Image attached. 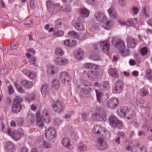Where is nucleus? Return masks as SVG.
<instances>
[{
	"label": "nucleus",
	"mask_w": 152,
	"mask_h": 152,
	"mask_svg": "<svg viewBox=\"0 0 152 152\" xmlns=\"http://www.w3.org/2000/svg\"><path fill=\"white\" fill-rule=\"evenodd\" d=\"M123 88V84L121 80H118L115 83V87L113 89V92L114 93H119L122 91Z\"/></svg>",
	"instance_id": "nucleus-8"
},
{
	"label": "nucleus",
	"mask_w": 152,
	"mask_h": 152,
	"mask_svg": "<svg viewBox=\"0 0 152 152\" xmlns=\"http://www.w3.org/2000/svg\"><path fill=\"white\" fill-rule=\"evenodd\" d=\"M148 93L149 92L147 89L143 88L140 91V94L142 96H144L147 95Z\"/></svg>",
	"instance_id": "nucleus-41"
},
{
	"label": "nucleus",
	"mask_w": 152,
	"mask_h": 152,
	"mask_svg": "<svg viewBox=\"0 0 152 152\" xmlns=\"http://www.w3.org/2000/svg\"><path fill=\"white\" fill-rule=\"evenodd\" d=\"M108 73L110 76L116 78L118 77V73L115 69H110L108 70Z\"/></svg>",
	"instance_id": "nucleus-30"
},
{
	"label": "nucleus",
	"mask_w": 152,
	"mask_h": 152,
	"mask_svg": "<svg viewBox=\"0 0 152 152\" xmlns=\"http://www.w3.org/2000/svg\"><path fill=\"white\" fill-rule=\"evenodd\" d=\"M8 91L9 93L10 94H12L13 93L14 90L12 86L11 85L9 86L8 87Z\"/></svg>",
	"instance_id": "nucleus-53"
},
{
	"label": "nucleus",
	"mask_w": 152,
	"mask_h": 152,
	"mask_svg": "<svg viewBox=\"0 0 152 152\" xmlns=\"http://www.w3.org/2000/svg\"><path fill=\"white\" fill-rule=\"evenodd\" d=\"M44 146L45 148H48L50 147V145L47 142L44 141L43 142Z\"/></svg>",
	"instance_id": "nucleus-57"
},
{
	"label": "nucleus",
	"mask_w": 152,
	"mask_h": 152,
	"mask_svg": "<svg viewBox=\"0 0 152 152\" xmlns=\"http://www.w3.org/2000/svg\"><path fill=\"white\" fill-rule=\"evenodd\" d=\"M68 76V73L66 71L61 72L60 75L59 81L61 84H64L66 82V79Z\"/></svg>",
	"instance_id": "nucleus-18"
},
{
	"label": "nucleus",
	"mask_w": 152,
	"mask_h": 152,
	"mask_svg": "<svg viewBox=\"0 0 152 152\" xmlns=\"http://www.w3.org/2000/svg\"><path fill=\"white\" fill-rule=\"evenodd\" d=\"M147 52L148 51L145 48H142L140 50V53L142 56L146 55Z\"/></svg>",
	"instance_id": "nucleus-49"
},
{
	"label": "nucleus",
	"mask_w": 152,
	"mask_h": 152,
	"mask_svg": "<svg viewBox=\"0 0 152 152\" xmlns=\"http://www.w3.org/2000/svg\"><path fill=\"white\" fill-rule=\"evenodd\" d=\"M83 52L81 50H80L77 51V53L75 55V57L77 60L81 59L83 56Z\"/></svg>",
	"instance_id": "nucleus-39"
},
{
	"label": "nucleus",
	"mask_w": 152,
	"mask_h": 152,
	"mask_svg": "<svg viewBox=\"0 0 152 152\" xmlns=\"http://www.w3.org/2000/svg\"><path fill=\"white\" fill-rule=\"evenodd\" d=\"M80 16L78 19V21L79 22L82 19L88 17L90 14L89 10L86 8H83L80 9Z\"/></svg>",
	"instance_id": "nucleus-12"
},
{
	"label": "nucleus",
	"mask_w": 152,
	"mask_h": 152,
	"mask_svg": "<svg viewBox=\"0 0 152 152\" xmlns=\"http://www.w3.org/2000/svg\"><path fill=\"white\" fill-rule=\"evenodd\" d=\"M64 44L66 46L69 47H72L75 46L76 42L74 41H70L68 39H66L64 41Z\"/></svg>",
	"instance_id": "nucleus-31"
},
{
	"label": "nucleus",
	"mask_w": 152,
	"mask_h": 152,
	"mask_svg": "<svg viewBox=\"0 0 152 152\" xmlns=\"http://www.w3.org/2000/svg\"><path fill=\"white\" fill-rule=\"evenodd\" d=\"M62 144L65 147L69 149L70 148L71 145L70 140L68 138H65L63 139L62 141Z\"/></svg>",
	"instance_id": "nucleus-29"
},
{
	"label": "nucleus",
	"mask_w": 152,
	"mask_h": 152,
	"mask_svg": "<svg viewBox=\"0 0 152 152\" xmlns=\"http://www.w3.org/2000/svg\"><path fill=\"white\" fill-rule=\"evenodd\" d=\"M36 75L35 73L34 72L31 73L30 72V73L28 75V77H29L33 79L35 77Z\"/></svg>",
	"instance_id": "nucleus-56"
},
{
	"label": "nucleus",
	"mask_w": 152,
	"mask_h": 152,
	"mask_svg": "<svg viewBox=\"0 0 152 152\" xmlns=\"http://www.w3.org/2000/svg\"><path fill=\"white\" fill-rule=\"evenodd\" d=\"M68 35L69 36L72 37L77 39H79L80 36L76 32L73 31H69L68 33Z\"/></svg>",
	"instance_id": "nucleus-35"
},
{
	"label": "nucleus",
	"mask_w": 152,
	"mask_h": 152,
	"mask_svg": "<svg viewBox=\"0 0 152 152\" xmlns=\"http://www.w3.org/2000/svg\"><path fill=\"white\" fill-rule=\"evenodd\" d=\"M113 24V22L112 20H107L103 23L102 26L105 29L109 30L112 27Z\"/></svg>",
	"instance_id": "nucleus-20"
},
{
	"label": "nucleus",
	"mask_w": 152,
	"mask_h": 152,
	"mask_svg": "<svg viewBox=\"0 0 152 152\" xmlns=\"http://www.w3.org/2000/svg\"><path fill=\"white\" fill-rule=\"evenodd\" d=\"M48 9L49 11L52 10L56 9L60 11H65L66 12H69L71 10V7L69 5H65L64 7H60L58 4H55L51 1L48 0L47 3Z\"/></svg>",
	"instance_id": "nucleus-2"
},
{
	"label": "nucleus",
	"mask_w": 152,
	"mask_h": 152,
	"mask_svg": "<svg viewBox=\"0 0 152 152\" xmlns=\"http://www.w3.org/2000/svg\"><path fill=\"white\" fill-rule=\"evenodd\" d=\"M56 132L55 129L51 127H49L46 131L45 135V137L48 139H52L56 136Z\"/></svg>",
	"instance_id": "nucleus-9"
},
{
	"label": "nucleus",
	"mask_w": 152,
	"mask_h": 152,
	"mask_svg": "<svg viewBox=\"0 0 152 152\" xmlns=\"http://www.w3.org/2000/svg\"><path fill=\"white\" fill-rule=\"evenodd\" d=\"M126 110V108L119 110L118 111V115L121 118L125 117V112Z\"/></svg>",
	"instance_id": "nucleus-40"
},
{
	"label": "nucleus",
	"mask_w": 152,
	"mask_h": 152,
	"mask_svg": "<svg viewBox=\"0 0 152 152\" xmlns=\"http://www.w3.org/2000/svg\"><path fill=\"white\" fill-rule=\"evenodd\" d=\"M115 48L118 50L122 56H126L129 53L128 50H125V46L123 41H121L117 42L115 46Z\"/></svg>",
	"instance_id": "nucleus-3"
},
{
	"label": "nucleus",
	"mask_w": 152,
	"mask_h": 152,
	"mask_svg": "<svg viewBox=\"0 0 152 152\" xmlns=\"http://www.w3.org/2000/svg\"><path fill=\"white\" fill-rule=\"evenodd\" d=\"M55 53L57 56H62L63 55L64 53L60 48H58L56 49Z\"/></svg>",
	"instance_id": "nucleus-42"
},
{
	"label": "nucleus",
	"mask_w": 152,
	"mask_h": 152,
	"mask_svg": "<svg viewBox=\"0 0 152 152\" xmlns=\"http://www.w3.org/2000/svg\"><path fill=\"white\" fill-rule=\"evenodd\" d=\"M95 92L97 101L98 102L101 103L102 102L104 94L100 90H95Z\"/></svg>",
	"instance_id": "nucleus-24"
},
{
	"label": "nucleus",
	"mask_w": 152,
	"mask_h": 152,
	"mask_svg": "<svg viewBox=\"0 0 152 152\" xmlns=\"http://www.w3.org/2000/svg\"><path fill=\"white\" fill-rule=\"evenodd\" d=\"M89 88L87 86H85L84 88L81 89L80 93V96L83 98H88L90 96V93L88 90L91 91L92 90L91 88L92 86H89Z\"/></svg>",
	"instance_id": "nucleus-6"
},
{
	"label": "nucleus",
	"mask_w": 152,
	"mask_h": 152,
	"mask_svg": "<svg viewBox=\"0 0 152 152\" xmlns=\"http://www.w3.org/2000/svg\"><path fill=\"white\" fill-rule=\"evenodd\" d=\"M97 72L94 73L92 71H91L88 72V76L90 79L94 80L97 77Z\"/></svg>",
	"instance_id": "nucleus-37"
},
{
	"label": "nucleus",
	"mask_w": 152,
	"mask_h": 152,
	"mask_svg": "<svg viewBox=\"0 0 152 152\" xmlns=\"http://www.w3.org/2000/svg\"><path fill=\"white\" fill-rule=\"evenodd\" d=\"M52 106L54 108L57 107L58 111L59 112L60 110H64L65 107L63 103L58 101L54 102Z\"/></svg>",
	"instance_id": "nucleus-22"
},
{
	"label": "nucleus",
	"mask_w": 152,
	"mask_h": 152,
	"mask_svg": "<svg viewBox=\"0 0 152 152\" xmlns=\"http://www.w3.org/2000/svg\"><path fill=\"white\" fill-rule=\"evenodd\" d=\"M22 84L26 88H29L32 87L33 84L32 83L29 81H27L26 80H23L22 82Z\"/></svg>",
	"instance_id": "nucleus-36"
},
{
	"label": "nucleus",
	"mask_w": 152,
	"mask_h": 152,
	"mask_svg": "<svg viewBox=\"0 0 152 152\" xmlns=\"http://www.w3.org/2000/svg\"><path fill=\"white\" fill-rule=\"evenodd\" d=\"M100 45L104 53L107 55H108L109 54L108 50L110 47L109 42L107 40H106L104 42H101Z\"/></svg>",
	"instance_id": "nucleus-16"
},
{
	"label": "nucleus",
	"mask_w": 152,
	"mask_h": 152,
	"mask_svg": "<svg viewBox=\"0 0 152 152\" xmlns=\"http://www.w3.org/2000/svg\"><path fill=\"white\" fill-rule=\"evenodd\" d=\"M129 63L131 65H134L136 64V63L134 60L131 59L130 60Z\"/></svg>",
	"instance_id": "nucleus-64"
},
{
	"label": "nucleus",
	"mask_w": 152,
	"mask_h": 152,
	"mask_svg": "<svg viewBox=\"0 0 152 152\" xmlns=\"http://www.w3.org/2000/svg\"><path fill=\"white\" fill-rule=\"evenodd\" d=\"M128 47L130 48H134L136 46V41L132 37H128L127 38Z\"/></svg>",
	"instance_id": "nucleus-21"
},
{
	"label": "nucleus",
	"mask_w": 152,
	"mask_h": 152,
	"mask_svg": "<svg viewBox=\"0 0 152 152\" xmlns=\"http://www.w3.org/2000/svg\"><path fill=\"white\" fill-rule=\"evenodd\" d=\"M15 85L17 88L18 91L20 93H23V90L22 88L19 86L18 84L17 83H15Z\"/></svg>",
	"instance_id": "nucleus-48"
},
{
	"label": "nucleus",
	"mask_w": 152,
	"mask_h": 152,
	"mask_svg": "<svg viewBox=\"0 0 152 152\" xmlns=\"http://www.w3.org/2000/svg\"><path fill=\"white\" fill-rule=\"evenodd\" d=\"M22 72L24 74L28 76L30 73V71H27L25 69L23 70L22 71Z\"/></svg>",
	"instance_id": "nucleus-60"
},
{
	"label": "nucleus",
	"mask_w": 152,
	"mask_h": 152,
	"mask_svg": "<svg viewBox=\"0 0 152 152\" xmlns=\"http://www.w3.org/2000/svg\"><path fill=\"white\" fill-rule=\"evenodd\" d=\"M93 116L94 118H98L101 121H104L106 120V114L104 113H101L99 109L96 110Z\"/></svg>",
	"instance_id": "nucleus-10"
},
{
	"label": "nucleus",
	"mask_w": 152,
	"mask_h": 152,
	"mask_svg": "<svg viewBox=\"0 0 152 152\" xmlns=\"http://www.w3.org/2000/svg\"><path fill=\"white\" fill-rule=\"evenodd\" d=\"M103 87L105 88L104 90L106 88H107L109 87V84L107 82L104 83L103 85Z\"/></svg>",
	"instance_id": "nucleus-62"
},
{
	"label": "nucleus",
	"mask_w": 152,
	"mask_h": 152,
	"mask_svg": "<svg viewBox=\"0 0 152 152\" xmlns=\"http://www.w3.org/2000/svg\"><path fill=\"white\" fill-rule=\"evenodd\" d=\"M54 62L56 64L61 66L67 64L68 63V61L65 58L56 57L55 58Z\"/></svg>",
	"instance_id": "nucleus-15"
},
{
	"label": "nucleus",
	"mask_w": 152,
	"mask_h": 152,
	"mask_svg": "<svg viewBox=\"0 0 152 152\" xmlns=\"http://www.w3.org/2000/svg\"><path fill=\"white\" fill-rule=\"evenodd\" d=\"M134 116V113L131 110L126 108L125 112V117L128 119H131Z\"/></svg>",
	"instance_id": "nucleus-26"
},
{
	"label": "nucleus",
	"mask_w": 152,
	"mask_h": 152,
	"mask_svg": "<svg viewBox=\"0 0 152 152\" xmlns=\"http://www.w3.org/2000/svg\"><path fill=\"white\" fill-rule=\"evenodd\" d=\"M51 85L53 88L56 89H58L60 86L59 80L56 79H53L52 81Z\"/></svg>",
	"instance_id": "nucleus-32"
},
{
	"label": "nucleus",
	"mask_w": 152,
	"mask_h": 152,
	"mask_svg": "<svg viewBox=\"0 0 152 152\" xmlns=\"http://www.w3.org/2000/svg\"><path fill=\"white\" fill-rule=\"evenodd\" d=\"M57 71V69L53 65H49L47 67V72L49 74L54 75L56 73Z\"/></svg>",
	"instance_id": "nucleus-25"
},
{
	"label": "nucleus",
	"mask_w": 152,
	"mask_h": 152,
	"mask_svg": "<svg viewBox=\"0 0 152 152\" xmlns=\"http://www.w3.org/2000/svg\"><path fill=\"white\" fill-rule=\"evenodd\" d=\"M74 112L73 111H72L70 112L69 114L66 115L65 116V118H69L71 117V115L73 114Z\"/></svg>",
	"instance_id": "nucleus-55"
},
{
	"label": "nucleus",
	"mask_w": 152,
	"mask_h": 152,
	"mask_svg": "<svg viewBox=\"0 0 152 152\" xmlns=\"http://www.w3.org/2000/svg\"><path fill=\"white\" fill-rule=\"evenodd\" d=\"M92 64L90 63H86L84 64V67L86 69H91Z\"/></svg>",
	"instance_id": "nucleus-47"
},
{
	"label": "nucleus",
	"mask_w": 152,
	"mask_h": 152,
	"mask_svg": "<svg viewBox=\"0 0 152 152\" xmlns=\"http://www.w3.org/2000/svg\"><path fill=\"white\" fill-rule=\"evenodd\" d=\"M95 17L97 20L103 23L107 20L106 16L102 13H98L96 14Z\"/></svg>",
	"instance_id": "nucleus-17"
},
{
	"label": "nucleus",
	"mask_w": 152,
	"mask_h": 152,
	"mask_svg": "<svg viewBox=\"0 0 152 152\" xmlns=\"http://www.w3.org/2000/svg\"><path fill=\"white\" fill-rule=\"evenodd\" d=\"M4 128H3L2 131L4 133H6L12 137V138L15 140H18L20 139V135L19 133H15L14 132L12 131L9 128H7L6 130L4 129Z\"/></svg>",
	"instance_id": "nucleus-7"
},
{
	"label": "nucleus",
	"mask_w": 152,
	"mask_h": 152,
	"mask_svg": "<svg viewBox=\"0 0 152 152\" xmlns=\"http://www.w3.org/2000/svg\"><path fill=\"white\" fill-rule=\"evenodd\" d=\"M54 32L55 35L57 36L60 37L62 36L64 34V31H62L59 30L56 31L55 28L54 30Z\"/></svg>",
	"instance_id": "nucleus-45"
},
{
	"label": "nucleus",
	"mask_w": 152,
	"mask_h": 152,
	"mask_svg": "<svg viewBox=\"0 0 152 152\" xmlns=\"http://www.w3.org/2000/svg\"><path fill=\"white\" fill-rule=\"evenodd\" d=\"M142 147V146L140 145L137 144L133 147V149L136 152H140Z\"/></svg>",
	"instance_id": "nucleus-43"
},
{
	"label": "nucleus",
	"mask_w": 152,
	"mask_h": 152,
	"mask_svg": "<svg viewBox=\"0 0 152 152\" xmlns=\"http://www.w3.org/2000/svg\"><path fill=\"white\" fill-rule=\"evenodd\" d=\"M146 77L149 80L152 79V71L150 69H147L146 71Z\"/></svg>",
	"instance_id": "nucleus-38"
},
{
	"label": "nucleus",
	"mask_w": 152,
	"mask_h": 152,
	"mask_svg": "<svg viewBox=\"0 0 152 152\" xmlns=\"http://www.w3.org/2000/svg\"><path fill=\"white\" fill-rule=\"evenodd\" d=\"M49 90L48 85L46 84H44L41 88V92L42 95L45 96L48 94Z\"/></svg>",
	"instance_id": "nucleus-27"
},
{
	"label": "nucleus",
	"mask_w": 152,
	"mask_h": 152,
	"mask_svg": "<svg viewBox=\"0 0 152 152\" xmlns=\"http://www.w3.org/2000/svg\"><path fill=\"white\" fill-rule=\"evenodd\" d=\"M22 101V99L18 96L16 97L14 99L11 110L12 112L17 113L19 112L21 108L20 103Z\"/></svg>",
	"instance_id": "nucleus-4"
},
{
	"label": "nucleus",
	"mask_w": 152,
	"mask_h": 152,
	"mask_svg": "<svg viewBox=\"0 0 152 152\" xmlns=\"http://www.w3.org/2000/svg\"><path fill=\"white\" fill-rule=\"evenodd\" d=\"M30 6L31 9H33L35 7L34 5V1L33 0H31L30 3Z\"/></svg>",
	"instance_id": "nucleus-50"
},
{
	"label": "nucleus",
	"mask_w": 152,
	"mask_h": 152,
	"mask_svg": "<svg viewBox=\"0 0 152 152\" xmlns=\"http://www.w3.org/2000/svg\"><path fill=\"white\" fill-rule=\"evenodd\" d=\"M132 75L133 76L137 77L138 75V72L136 71H134L132 72Z\"/></svg>",
	"instance_id": "nucleus-63"
},
{
	"label": "nucleus",
	"mask_w": 152,
	"mask_h": 152,
	"mask_svg": "<svg viewBox=\"0 0 152 152\" xmlns=\"http://www.w3.org/2000/svg\"><path fill=\"white\" fill-rule=\"evenodd\" d=\"M142 12L145 16L147 17L148 16V12L147 11L146 9L145 8H143L142 10Z\"/></svg>",
	"instance_id": "nucleus-54"
},
{
	"label": "nucleus",
	"mask_w": 152,
	"mask_h": 152,
	"mask_svg": "<svg viewBox=\"0 0 152 152\" xmlns=\"http://www.w3.org/2000/svg\"><path fill=\"white\" fill-rule=\"evenodd\" d=\"M50 118V117L46 110H44L42 112H38L36 115V124L39 127L41 128L44 126V122L47 123L49 122Z\"/></svg>",
	"instance_id": "nucleus-1"
},
{
	"label": "nucleus",
	"mask_w": 152,
	"mask_h": 152,
	"mask_svg": "<svg viewBox=\"0 0 152 152\" xmlns=\"http://www.w3.org/2000/svg\"><path fill=\"white\" fill-rule=\"evenodd\" d=\"M120 138L119 137H116L115 140V141L116 143L118 145L120 144Z\"/></svg>",
	"instance_id": "nucleus-61"
},
{
	"label": "nucleus",
	"mask_w": 152,
	"mask_h": 152,
	"mask_svg": "<svg viewBox=\"0 0 152 152\" xmlns=\"http://www.w3.org/2000/svg\"><path fill=\"white\" fill-rule=\"evenodd\" d=\"M26 56L27 58L29 61L32 64H34L35 63L36 59L35 57H32L30 54L29 53H27L26 54Z\"/></svg>",
	"instance_id": "nucleus-34"
},
{
	"label": "nucleus",
	"mask_w": 152,
	"mask_h": 152,
	"mask_svg": "<svg viewBox=\"0 0 152 152\" xmlns=\"http://www.w3.org/2000/svg\"><path fill=\"white\" fill-rule=\"evenodd\" d=\"M77 147L80 152H84L87 150V147L83 143H80L78 144Z\"/></svg>",
	"instance_id": "nucleus-33"
},
{
	"label": "nucleus",
	"mask_w": 152,
	"mask_h": 152,
	"mask_svg": "<svg viewBox=\"0 0 152 152\" xmlns=\"http://www.w3.org/2000/svg\"><path fill=\"white\" fill-rule=\"evenodd\" d=\"M108 12L110 18L115 19L118 16L115 9L113 7H111L108 10Z\"/></svg>",
	"instance_id": "nucleus-19"
},
{
	"label": "nucleus",
	"mask_w": 152,
	"mask_h": 152,
	"mask_svg": "<svg viewBox=\"0 0 152 152\" xmlns=\"http://www.w3.org/2000/svg\"><path fill=\"white\" fill-rule=\"evenodd\" d=\"M62 25L61 20L60 19H57L55 22V27L56 28L60 27Z\"/></svg>",
	"instance_id": "nucleus-44"
},
{
	"label": "nucleus",
	"mask_w": 152,
	"mask_h": 152,
	"mask_svg": "<svg viewBox=\"0 0 152 152\" xmlns=\"http://www.w3.org/2000/svg\"><path fill=\"white\" fill-rule=\"evenodd\" d=\"M118 22L121 25L129 26H134L137 22L135 19H132L126 21L118 20Z\"/></svg>",
	"instance_id": "nucleus-14"
},
{
	"label": "nucleus",
	"mask_w": 152,
	"mask_h": 152,
	"mask_svg": "<svg viewBox=\"0 0 152 152\" xmlns=\"http://www.w3.org/2000/svg\"><path fill=\"white\" fill-rule=\"evenodd\" d=\"M28 53H29L30 55L31 54H34L35 53V51L32 48H29L28 49Z\"/></svg>",
	"instance_id": "nucleus-59"
},
{
	"label": "nucleus",
	"mask_w": 152,
	"mask_h": 152,
	"mask_svg": "<svg viewBox=\"0 0 152 152\" xmlns=\"http://www.w3.org/2000/svg\"><path fill=\"white\" fill-rule=\"evenodd\" d=\"M132 11L134 15L137 14L138 12L139 9L136 7H133L132 8Z\"/></svg>",
	"instance_id": "nucleus-52"
},
{
	"label": "nucleus",
	"mask_w": 152,
	"mask_h": 152,
	"mask_svg": "<svg viewBox=\"0 0 152 152\" xmlns=\"http://www.w3.org/2000/svg\"><path fill=\"white\" fill-rule=\"evenodd\" d=\"M75 21L72 22V24L74 26L75 28L77 30L82 31L84 30V27L83 24L77 22L75 23Z\"/></svg>",
	"instance_id": "nucleus-28"
},
{
	"label": "nucleus",
	"mask_w": 152,
	"mask_h": 152,
	"mask_svg": "<svg viewBox=\"0 0 152 152\" xmlns=\"http://www.w3.org/2000/svg\"><path fill=\"white\" fill-rule=\"evenodd\" d=\"M109 123L111 126L113 128L117 127L121 129L123 127L122 122L118 120L115 116H111L110 117Z\"/></svg>",
	"instance_id": "nucleus-5"
},
{
	"label": "nucleus",
	"mask_w": 152,
	"mask_h": 152,
	"mask_svg": "<svg viewBox=\"0 0 152 152\" xmlns=\"http://www.w3.org/2000/svg\"><path fill=\"white\" fill-rule=\"evenodd\" d=\"M88 116V114L86 113H83L82 115V118L85 121L87 120V117Z\"/></svg>",
	"instance_id": "nucleus-58"
},
{
	"label": "nucleus",
	"mask_w": 152,
	"mask_h": 152,
	"mask_svg": "<svg viewBox=\"0 0 152 152\" xmlns=\"http://www.w3.org/2000/svg\"><path fill=\"white\" fill-rule=\"evenodd\" d=\"M106 131L105 129L99 125H95L92 130L93 133L103 135Z\"/></svg>",
	"instance_id": "nucleus-13"
},
{
	"label": "nucleus",
	"mask_w": 152,
	"mask_h": 152,
	"mask_svg": "<svg viewBox=\"0 0 152 152\" xmlns=\"http://www.w3.org/2000/svg\"><path fill=\"white\" fill-rule=\"evenodd\" d=\"M118 103V100L116 98H112L108 100L106 102L107 106L111 109H114Z\"/></svg>",
	"instance_id": "nucleus-11"
},
{
	"label": "nucleus",
	"mask_w": 152,
	"mask_h": 152,
	"mask_svg": "<svg viewBox=\"0 0 152 152\" xmlns=\"http://www.w3.org/2000/svg\"><path fill=\"white\" fill-rule=\"evenodd\" d=\"M6 149L7 152H13L15 150L13 143L10 142H7L6 146Z\"/></svg>",
	"instance_id": "nucleus-23"
},
{
	"label": "nucleus",
	"mask_w": 152,
	"mask_h": 152,
	"mask_svg": "<svg viewBox=\"0 0 152 152\" xmlns=\"http://www.w3.org/2000/svg\"><path fill=\"white\" fill-rule=\"evenodd\" d=\"M104 141L103 138L102 137H99L97 139L96 142L100 146L102 145Z\"/></svg>",
	"instance_id": "nucleus-46"
},
{
	"label": "nucleus",
	"mask_w": 152,
	"mask_h": 152,
	"mask_svg": "<svg viewBox=\"0 0 152 152\" xmlns=\"http://www.w3.org/2000/svg\"><path fill=\"white\" fill-rule=\"evenodd\" d=\"M45 28L47 30H49V31L50 32L52 31H54V30L55 29L53 28H51L49 29V25H46L45 26Z\"/></svg>",
	"instance_id": "nucleus-51"
}]
</instances>
